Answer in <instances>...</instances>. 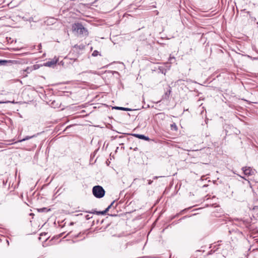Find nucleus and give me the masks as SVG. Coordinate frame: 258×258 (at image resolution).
Segmentation results:
<instances>
[{
	"label": "nucleus",
	"mask_w": 258,
	"mask_h": 258,
	"mask_svg": "<svg viewBox=\"0 0 258 258\" xmlns=\"http://www.w3.org/2000/svg\"><path fill=\"white\" fill-rule=\"evenodd\" d=\"M179 215H180V214H176L175 216H174V217H173L172 218V219H173V218H175L176 217L178 216Z\"/></svg>",
	"instance_id": "nucleus-24"
},
{
	"label": "nucleus",
	"mask_w": 258,
	"mask_h": 258,
	"mask_svg": "<svg viewBox=\"0 0 258 258\" xmlns=\"http://www.w3.org/2000/svg\"><path fill=\"white\" fill-rule=\"evenodd\" d=\"M139 139L144 140L145 141H149L150 139L148 137L145 136L144 135H139Z\"/></svg>",
	"instance_id": "nucleus-8"
},
{
	"label": "nucleus",
	"mask_w": 258,
	"mask_h": 258,
	"mask_svg": "<svg viewBox=\"0 0 258 258\" xmlns=\"http://www.w3.org/2000/svg\"><path fill=\"white\" fill-rule=\"evenodd\" d=\"M225 131H226V135H227V132L226 131V129H225Z\"/></svg>",
	"instance_id": "nucleus-30"
},
{
	"label": "nucleus",
	"mask_w": 258,
	"mask_h": 258,
	"mask_svg": "<svg viewBox=\"0 0 258 258\" xmlns=\"http://www.w3.org/2000/svg\"><path fill=\"white\" fill-rule=\"evenodd\" d=\"M41 47H42V46H41V44L40 43V44H39L37 46V50H40L41 49Z\"/></svg>",
	"instance_id": "nucleus-17"
},
{
	"label": "nucleus",
	"mask_w": 258,
	"mask_h": 258,
	"mask_svg": "<svg viewBox=\"0 0 258 258\" xmlns=\"http://www.w3.org/2000/svg\"><path fill=\"white\" fill-rule=\"evenodd\" d=\"M242 169L243 170L244 174L247 176L254 175L255 173V171L254 169H252L250 167H243Z\"/></svg>",
	"instance_id": "nucleus-3"
},
{
	"label": "nucleus",
	"mask_w": 258,
	"mask_h": 258,
	"mask_svg": "<svg viewBox=\"0 0 258 258\" xmlns=\"http://www.w3.org/2000/svg\"><path fill=\"white\" fill-rule=\"evenodd\" d=\"M17 52H18V51H19V49L18 48H17Z\"/></svg>",
	"instance_id": "nucleus-33"
},
{
	"label": "nucleus",
	"mask_w": 258,
	"mask_h": 258,
	"mask_svg": "<svg viewBox=\"0 0 258 258\" xmlns=\"http://www.w3.org/2000/svg\"><path fill=\"white\" fill-rule=\"evenodd\" d=\"M252 19V20H255V18H251Z\"/></svg>",
	"instance_id": "nucleus-29"
},
{
	"label": "nucleus",
	"mask_w": 258,
	"mask_h": 258,
	"mask_svg": "<svg viewBox=\"0 0 258 258\" xmlns=\"http://www.w3.org/2000/svg\"><path fill=\"white\" fill-rule=\"evenodd\" d=\"M73 29L80 35L87 36L89 34L87 29L85 28L81 23H75L73 26Z\"/></svg>",
	"instance_id": "nucleus-1"
},
{
	"label": "nucleus",
	"mask_w": 258,
	"mask_h": 258,
	"mask_svg": "<svg viewBox=\"0 0 258 258\" xmlns=\"http://www.w3.org/2000/svg\"><path fill=\"white\" fill-rule=\"evenodd\" d=\"M58 60V58L54 57L52 60L45 62L44 66L48 67H53L56 64Z\"/></svg>",
	"instance_id": "nucleus-4"
},
{
	"label": "nucleus",
	"mask_w": 258,
	"mask_h": 258,
	"mask_svg": "<svg viewBox=\"0 0 258 258\" xmlns=\"http://www.w3.org/2000/svg\"><path fill=\"white\" fill-rule=\"evenodd\" d=\"M18 114H19L20 115V116L21 117V116L19 114V113L17 112V115Z\"/></svg>",
	"instance_id": "nucleus-34"
},
{
	"label": "nucleus",
	"mask_w": 258,
	"mask_h": 258,
	"mask_svg": "<svg viewBox=\"0 0 258 258\" xmlns=\"http://www.w3.org/2000/svg\"><path fill=\"white\" fill-rule=\"evenodd\" d=\"M170 127L172 130L176 131L178 129L177 125L175 123H173L170 125Z\"/></svg>",
	"instance_id": "nucleus-10"
},
{
	"label": "nucleus",
	"mask_w": 258,
	"mask_h": 258,
	"mask_svg": "<svg viewBox=\"0 0 258 258\" xmlns=\"http://www.w3.org/2000/svg\"><path fill=\"white\" fill-rule=\"evenodd\" d=\"M171 87L170 86H168V89L166 92L164 93V94L162 96V99L164 100H168L169 99L170 95L171 92Z\"/></svg>",
	"instance_id": "nucleus-5"
},
{
	"label": "nucleus",
	"mask_w": 258,
	"mask_h": 258,
	"mask_svg": "<svg viewBox=\"0 0 258 258\" xmlns=\"http://www.w3.org/2000/svg\"><path fill=\"white\" fill-rule=\"evenodd\" d=\"M8 61L6 60H0V66L6 65Z\"/></svg>",
	"instance_id": "nucleus-12"
},
{
	"label": "nucleus",
	"mask_w": 258,
	"mask_h": 258,
	"mask_svg": "<svg viewBox=\"0 0 258 258\" xmlns=\"http://www.w3.org/2000/svg\"><path fill=\"white\" fill-rule=\"evenodd\" d=\"M21 54H22V53H18V52H17V56H18V55H21Z\"/></svg>",
	"instance_id": "nucleus-27"
},
{
	"label": "nucleus",
	"mask_w": 258,
	"mask_h": 258,
	"mask_svg": "<svg viewBox=\"0 0 258 258\" xmlns=\"http://www.w3.org/2000/svg\"><path fill=\"white\" fill-rule=\"evenodd\" d=\"M247 13L249 14L250 12H247Z\"/></svg>",
	"instance_id": "nucleus-35"
},
{
	"label": "nucleus",
	"mask_w": 258,
	"mask_h": 258,
	"mask_svg": "<svg viewBox=\"0 0 258 258\" xmlns=\"http://www.w3.org/2000/svg\"><path fill=\"white\" fill-rule=\"evenodd\" d=\"M92 193L95 197L100 199L104 196L105 191L101 186L95 185L92 188Z\"/></svg>",
	"instance_id": "nucleus-2"
},
{
	"label": "nucleus",
	"mask_w": 258,
	"mask_h": 258,
	"mask_svg": "<svg viewBox=\"0 0 258 258\" xmlns=\"http://www.w3.org/2000/svg\"><path fill=\"white\" fill-rule=\"evenodd\" d=\"M248 56L249 57H250V58L252 59L253 60H256V59H258V57H252L251 56H250L249 55H248Z\"/></svg>",
	"instance_id": "nucleus-20"
},
{
	"label": "nucleus",
	"mask_w": 258,
	"mask_h": 258,
	"mask_svg": "<svg viewBox=\"0 0 258 258\" xmlns=\"http://www.w3.org/2000/svg\"><path fill=\"white\" fill-rule=\"evenodd\" d=\"M32 69L31 68H30L29 67H27L25 70H24V73L26 72V74L23 75L24 77H25L27 76V74L30 73L32 71Z\"/></svg>",
	"instance_id": "nucleus-9"
},
{
	"label": "nucleus",
	"mask_w": 258,
	"mask_h": 258,
	"mask_svg": "<svg viewBox=\"0 0 258 258\" xmlns=\"http://www.w3.org/2000/svg\"><path fill=\"white\" fill-rule=\"evenodd\" d=\"M186 217V216H184L182 219H184V218H185Z\"/></svg>",
	"instance_id": "nucleus-31"
},
{
	"label": "nucleus",
	"mask_w": 258,
	"mask_h": 258,
	"mask_svg": "<svg viewBox=\"0 0 258 258\" xmlns=\"http://www.w3.org/2000/svg\"><path fill=\"white\" fill-rule=\"evenodd\" d=\"M114 202L115 201H113L111 204L109 206H110V208L112 206V205H113V204L114 203Z\"/></svg>",
	"instance_id": "nucleus-25"
},
{
	"label": "nucleus",
	"mask_w": 258,
	"mask_h": 258,
	"mask_svg": "<svg viewBox=\"0 0 258 258\" xmlns=\"http://www.w3.org/2000/svg\"><path fill=\"white\" fill-rule=\"evenodd\" d=\"M255 209H258V208H257V206H254V207H253V208H252V210H255Z\"/></svg>",
	"instance_id": "nucleus-23"
},
{
	"label": "nucleus",
	"mask_w": 258,
	"mask_h": 258,
	"mask_svg": "<svg viewBox=\"0 0 258 258\" xmlns=\"http://www.w3.org/2000/svg\"><path fill=\"white\" fill-rule=\"evenodd\" d=\"M101 55V54H100V53H99V51H98L97 50H94V51L93 52L92 54V55L93 56H97V55Z\"/></svg>",
	"instance_id": "nucleus-11"
},
{
	"label": "nucleus",
	"mask_w": 258,
	"mask_h": 258,
	"mask_svg": "<svg viewBox=\"0 0 258 258\" xmlns=\"http://www.w3.org/2000/svg\"><path fill=\"white\" fill-rule=\"evenodd\" d=\"M15 177H16V171L15 172Z\"/></svg>",
	"instance_id": "nucleus-32"
},
{
	"label": "nucleus",
	"mask_w": 258,
	"mask_h": 258,
	"mask_svg": "<svg viewBox=\"0 0 258 258\" xmlns=\"http://www.w3.org/2000/svg\"><path fill=\"white\" fill-rule=\"evenodd\" d=\"M89 73L95 74V73L92 72L91 71H89L83 72L81 73H80L79 74V75L80 76V75H83L84 74H89Z\"/></svg>",
	"instance_id": "nucleus-13"
},
{
	"label": "nucleus",
	"mask_w": 258,
	"mask_h": 258,
	"mask_svg": "<svg viewBox=\"0 0 258 258\" xmlns=\"http://www.w3.org/2000/svg\"><path fill=\"white\" fill-rule=\"evenodd\" d=\"M113 109H115L116 110H124V111H131L132 110V109L129 108H125V107H118V106L113 107Z\"/></svg>",
	"instance_id": "nucleus-7"
},
{
	"label": "nucleus",
	"mask_w": 258,
	"mask_h": 258,
	"mask_svg": "<svg viewBox=\"0 0 258 258\" xmlns=\"http://www.w3.org/2000/svg\"><path fill=\"white\" fill-rule=\"evenodd\" d=\"M7 242L9 244V241L8 240H7Z\"/></svg>",
	"instance_id": "nucleus-36"
},
{
	"label": "nucleus",
	"mask_w": 258,
	"mask_h": 258,
	"mask_svg": "<svg viewBox=\"0 0 258 258\" xmlns=\"http://www.w3.org/2000/svg\"><path fill=\"white\" fill-rule=\"evenodd\" d=\"M35 137H36V135H33L31 136H26L25 138L21 139L20 136H19L18 137V140H17V143H21L27 140L32 139Z\"/></svg>",
	"instance_id": "nucleus-6"
},
{
	"label": "nucleus",
	"mask_w": 258,
	"mask_h": 258,
	"mask_svg": "<svg viewBox=\"0 0 258 258\" xmlns=\"http://www.w3.org/2000/svg\"><path fill=\"white\" fill-rule=\"evenodd\" d=\"M160 177H161V176H154V177H153V179H157L158 178Z\"/></svg>",
	"instance_id": "nucleus-22"
},
{
	"label": "nucleus",
	"mask_w": 258,
	"mask_h": 258,
	"mask_svg": "<svg viewBox=\"0 0 258 258\" xmlns=\"http://www.w3.org/2000/svg\"><path fill=\"white\" fill-rule=\"evenodd\" d=\"M139 135L140 134H132V135L133 136L136 137H137L138 138H139V136H139Z\"/></svg>",
	"instance_id": "nucleus-19"
},
{
	"label": "nucleus",
	"mask_w": 258,
	"mask_h": 258,
	"mask_svg": "<svg viewBox=\"0 0 258 258\" xmlns=\"http://www.w3.org/2000/svg\"><path fill=\"white\" fill-rule=\"evenodd\" d=\"M96 213L97 215H105L106 214L104 210L103 211H96Z\"/></svg>",
	"instance_id": "nucleus-14"
},
{
	"label": "nucleus",
	"mask_w": 258,
	"mask_h": 258,
	"mask_svg": "<svg viewBox=\"0 0 258 258\" xmlns=\"http://www.w3.org/2000/svg\"><path fill=\"white\" fill-rule=\"evenodd\" d=\"M138 150V148H136L134 150L137 151Z\"/></svg>",
	"instance_id": "nucleus-28"
},
{
	"label": "nucleus",
	"mask_w": 258,
	"mask_h": 258,
	"mask_svg": "<svg viewBox=\"0 0 258 258\" xmlns=\"http://www.w3.org/2000/svg\"><path fill=\"white\" fill-rule=\"evenodd\" d=\"M38 211L39 212H43L47 211V208H43L38 209Z\"/></svg>",
	"instance_id": "nucleus-15"
},
{
	"label": "nucleus",
	"mask_w": 258,
	"mask_h": 258,
	"mask_svg": "<svg viewBox=\"0 0 258 258\" xmlns=\"http://www.w3.org/2000/svg\"><path fill=\"white\" fill-rule=\"evenodd\" d=\"M173 60H175V57H174L170 56V57L169 58V61H170V63H173Z\"/></svg>",
	"instance_id": "nucleus-16"
},
{
	"label": "nucleus",
	"mask_w": 258,
	"mask_h": 258,
	"mask_svg": "<svg viewBox=\"0 0 258 258\" xmlns=\"http://www.w3.org/2000/svg\"><path fill=\"white\" fill-rule=\"evenodd\" d=\"M148 184H151L153 182V180H148Z\"/></svg>",
	"instance_id": "nucleus-21"
},
{
	"label": "nucleus",
	"mask_w": 258,
	"mask_h": 258,
	"mask_svg": "<svg viewBox=\"0 0 258 258\" xmlns=\"http://www.w3.org/2000/svg\"><path fill=\"white\" fill-rule=\"evenodd\" d=\"M74 222H71V223H70V225H74Z\"/></svg>",
	"instance_id": "nucleus-26"
},
{
	"label": "nucleus",
	"mask_w": 258,
	"mask_h": 258,
	"mask_svg": "<svg viewBox=\"0 0 258 258\" xmlns=\"http://www.w3.org/2000/svg\"><path fill=\"white\" fill-rule=\"evenodd\" d=\"M110 209V206H108V207L104 210V211H105V213H106L107 212H108Z\"/></svg>",
	"instance_id": "nucleus-18"
}]
</instances>
